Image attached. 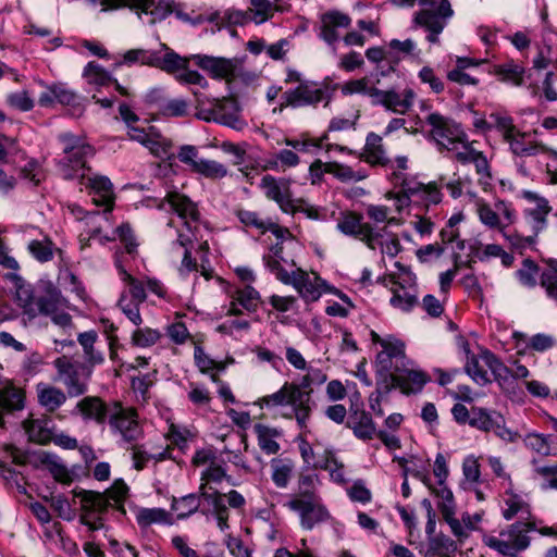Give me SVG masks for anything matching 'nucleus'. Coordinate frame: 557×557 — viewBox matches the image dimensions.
I'll use <instances>...</instances> for the list:
<instances>
[{"instance_id":"f257e3e1","label":"nucleus","mask_w":557,"mask_h":557,"mask_svg":"<svg viewBox=\"0 0 557 557\" xmlns=\"http://www.w3.org/2000/svg\"><path fill=\"white\" fill-rule=\"evenodd\" d=\"M62 154L54 162L58 173L66 181L79 180L90 172L88 160L95 156V148L85 136L64 132L58 135Z\"/></svg>"},{"instance_id":"f03ea898","label":"nucleus","mask_w":557,"mask_h":557,"mask_svg":"<svg viewBox=\"0 0 557 557\" xmlns=\"http://www.w3.org/2000/svg\"><path fill=\"white\" fill-rule=\"evenodd\" d=\"M169 207L183 223V230H178L174 246L184 248L181 272H191L197 269L196 261L191 258L189 245L196 239V232L200 221V212L197 205L187 196L180 193H169L165 198Z\"/></svg>"},{"instance_id":"7ed1b4c3","label":"nucleus","mask_w":557,"mask_h":557,"mask_svg":"<svg viewBox=\"0 0 557 557\" xmlns=\"http://www.w3.org/2000/svg\"><path fill=\"white\" fill-rule=\"evenodd\" d=\"M535 525L532 522L517 521L508 524L498 533H485L482 542L488 548L504 557H518L531 545V536Z\"/></svg>"},{"instance_id":"20e7f679","label":"nucleus","mask_w":557,"mask_h":557,"mask_svg":"<svg viewBox=\"0 0 557 557\" xmlns=\"http://www.w3.org/2000/svg\"><path fill=\"white\" fill-rule=\"evenodd\" d=\"M260 404L267 407L285 406L290 412L285 417L295 419L299 429L308 426L315 403L308 393H301L296 383L285 382L284 385L271 395L260 399Z\"/></svg>"},{"instance_id":"39448f33","label":"nucleus","mask_w":557,"mask_h":557,"mask_svg":"<svg viewBox=\"0 0 557 557\" xmlns=\"http://www.w3.org/2000/svg\"><path fill=\"white\" fill-rule=\"evenodd\" d=\"M122 63L133 65L139 63L141 65L157 67L168 74H174L180 69H185L188 58H183L171 49L166 44H160L159 50L131 49L123 54V61L116 62L114 69Z\"/></svg>"},{"instance_id":"423d86ee","label":"nucleus","mask_w":557,"mask_h":557,"mask_svg":"<svg viewBox=\"0 0 557 557\" xmlns=\"http://www.w3.org/2000/svg\"><path fill=\"white\" fill-rule=\"evenodd\" d=\"M332 90L326 84L306 81L283 92L278 108L273 109V113L282 112L285 108L315 107L325 101L327 104L332 99Z\"/></svg>"},{"instance_id":"0eeeda50","label":"nucleus","mask_w":557,"mask_h":557,"mask_svg":"<svg viewBox=\"0 0 557 557\" xmlns=\"http://www.w3.org/2000/svg\"><path fill=\"white\" fill-rule=\"evenodd\" d=\"M425 124L429 126L428 138L435 143L440 151H454L459 143L466 140V133L460 124L449 116L431 112L425 116Z\"/></svg>"},{"instance_id":"6e6552de","label":"nucleus","mask_w":557,"mask_h":557,"mask_svg":"<svg viewBox=\"0 0 557 557\" xmlns=\"http://www.w3.org/2000/svg\"><path fill=\"white\" fill-rule=\"evenodd\" d=\"M32 304L39 314L49 317L59 327L66 330L73 326L72 317L67 312L70 304L54 285L45 284L41 293L34 297Z\"/></svg>"},{"instance_id":"1a4fd4ad","label":"nucleus","mask_w":557,"mask_h":557,"mask_svg":"<svg viewBox=\"0 0 557 557\" xmlns=\"http://www.w3.org/2000/svg\"><path fill=\"white\" fill-rule=\"evenodd\" d=\"M108 422L110 433L117 438L120 446L134 444L144 436L137 411L132 407H124L113 401Z\"/></svg>"},{"instance_id":"9d476101","label":"nucleus","mask_w":557,"mask_h":557,"mask_svg":"<svg viewBox=\"0 0 557 557\" xmlns=\"http://www.w3.org/2000/svg\"><path fill=\"white\" fill-rule=\"evenodd\" d=\"M285 506L289 510L298 513L300 525L305 530H312L315 525L331 518L320 496L311 490H306L301 494L292 495Z\"/></svg>"},{"instance_id":"9b49d317","label":"nucleus","mask_w":557,"mask_h":557,"mask_svg":"<svg viewBox=\"0 0 557 557\" xmlns=\"http://www.w3.org/2000/svg\"><path fill=\"white\" fill-rule=\"evenodd\" d=\"M454 15L450 2L442 0L437 8L424 7L417 11L412 17V26L423 28L426 34V40L430 44H438L440 35L446 27L448 20Z\"/></svg>"},{"instance_id":"f8f14e48","label":"nucleus","mask_w":557,"mask_h":557,"mask_svg":"<svg viewBox=\"0 0 557 557\" xmlns=\"http://www.w3.org/2000/svg\"><path fill=\"white\" fill-rule=\"evenodd\" d=\"M336 227L344 235L361 240L371 250L376 249L377 240L386 230V227L376 230L370 223L362 222L361 215L351 211L342 213Z\"/></svg>"},{"instance_id":"ddd939ff","label":"nucleus","mask_w":557,"mask_h":557,"mask_svg":"<svg viewBox=\"0 0 557 557\" xmlns=\"http://www.w3.org/2000/svg\"><path fill=\"white\" fill-rule=\"evenodd\" d=\"M81 190H86L91 196L92 202L98 207H104L103 214L109 213L114 205L113 185L109 177L94 173L91 170L77 180Z\"/></svg>"},{"instance_id":"4468645a","label":"nucleus","mask_w":557,"mask_h":557,"mask_svg":"<svg viewBox=\"0 0 557 557\" xmlns=\"http://www.w3.org/2000/svg\"><path fill=\"white\" fill-rule=\"evenodd\" d=\"M470 425L484 432H493L507 443H515L520 437L518 432L506 426L505 418L500 413L481 407L471 408Z\"/></svg>"},{"instance_id":"2eb2a0df","label":"nucleus","mask_w":557,"mask_h":557,"mask_svg":"<svg viewBox=\"0 0 557 557\" xmlns=\"http://www.w3.org/2000/svg\"><path fill=\"white\" fill-rule=\"evenodd\" d=\"M75 496L81 499V523L91 531L101 529L103 523L98 515L107 511L110 505L109 500L103 494L92 491H81Z\"/></svg>"},{"instance_id":"dca6fc26","label":"nucleus","mask_w":557,"mask_h":557,"mask_svg":"<svg viewBox=\"0 0 557 557\" xmlns=\"http://www.w3.org/2000/svg\"><path fill=\"white\" fill-rule=\"evenodd\" d=\"M197 116L203 121H214L222 125L237 128L240 124L239 107L232 98H212V107L209 110L197 112Z\"/></svg>"},{"instance_id":"f3484780","label":"nucleus","mask_w":557,"mask_h":557,"mask_svg":"<svg viewBox=\"0 0 557 557\" xmlns=\"http://www.w3.org/2000/svg\"><path fill=\"white\" fill-rule=\"evenodd\" d=\"M260 187L265 197L275 201L285 213H294L297 210L290 190V182L285 178H275L272 175H264L261 178Z\"/></svg>"},{"instance_id":"a211bd4d","label":"nucleus","mask_w":557,"mask_h":557,"mask_svg":"<svg viewBox=\"0 0 557 557\" xmlns=\"http://www.w3.org/2000/svg\"><path fill=\"white\" fill-rule=\"evenodd\" d=\"M414 98L416 94L410 88H406L401 92L395 89H377V91L374 92L373 104L382 106L396 114H406L413 106Z\"/></svg>"},{"instance_id":"6ab92c4d","label":"nucleus","mask_w":557,"mask_h":557,"mask_svg":"<svg viewBox=\"0 0 557 557\" xmlns=\"http://www.w3.org/2000/svg\"><path fill=\"white\" fill-rule=\"evenodd\" d=\"M433 493L440 498L437 504L443 519L449 525L451 533L459 540L466 539L467 532L462 528L460 521L455 517L456 504L454 500L453 492L445 485L432 487Z\"/></svg>"},{"instance_id":"aec40b11","label":"nucleus","mask_w":557,"mask_h":557,"mask_svg":"<svg viewBox=\"0 0 557 557\" xmlns=\"http://www.w3.org/2000/svg\"><path fill=\"white\" fill-rule=\"evenodd\" d=\"M523 198L535 205L533 208L524 209L523 213L524 216L529 219L533 233L535 236H537L543 230L546 228L547 215L552 208L548 205L547 199L539 196L536 193L525 190L523 191Z\"/></svg>"},{"instance_id":"412c9836","label":"nucleus","mask_w":557,"mask_h":557,"mask_svg":"<svg viewBox=\"0 0 557 557\" xmlns=\"http://www.w3.org/2000/svg\"><path fill=\"white\" fill-rule=\"evenodd\" d=\"M54 366L71 397H77L87 391L86 382L81 379L77 368L65 357L58 358Z\"/></svg>"},{"instance_id":"4be33fe9","label":"nucleus","mask_w":557,"mask_h":557,"mask_svg":"<svg viewBox=\"0 0 557 557\" xmlns=\"http://www.w3.org/2000/svg\"><path fill=\"white\" fill-rule=\"evenodd\" d=\"M45 90L38 98L40 107H52L55 102L62 106H73L77 101V94L66 84L55 83L52 85H44Z\"/></svg>"},{"instance_id":"5701e85b","label":"nucleus","mask_w":557,"mask_h":557,"mask_svg":"<svg viewBox=\"0 0 557 557\" xmlns=\"http://www.w3.org/2000/svg\"><path fill=\"white\" fill-rule=\"evenodd\" d=\"M288 285H293L307 302L315 301L322 295L320 277L314 274L310 275L300 269L293 271V281H289Z\"/></svg>"},{"instance_id":"b1692460","label":"nucleus","mask_w":557,"mask_h":557,"mask_svg":"<svg viewBox=\"0 0 557 557\" xmlns=\"http://www.w3.org/2000/svg\"><path fill=\"white\" fill-rule=\"evenodd\" d=\"M351 18L342 12L330 11L321 16V32L320 37L327 42L333 45L338 40V28H347L350 26Z\"/></svg>"},{"instance_id":"393cba45","label":"nucleus","mask_w":557,"mask_h":557,"mask_svg":"<svg viewBox=\"0 0 557 557\" xmlns=\"http://www.w3.org/2000/svg\"><path fill=\"white\" fill-rule=\"evenodd\" d=\"M459 145H462V148L461 150H455L456 160L461 164H474L475 171L481 178H490V165L485 154L476 150L473 147V143H468L467 139L463 143H459Z\"/></svg>"},{"instance_id":"a878e982","label":"nucleus","mask_w":557,"mask_h":557,"mask_svg":"<svg viewBox=\"0 0 557 557\" xmlns=\"http://www.w3.org/2000/svg\"><path fill=\"white\" fill-rule=\"evenodd\" d=\"M77 409L85 419L94 420L98 424H103L110 420V411L113 403L106 404L99 397H85L77 403Z\"/></svg>"},{"instance_id":"bb28decb","label":"nucleus","mask_w":557,"mask_h":557,"mask_svg":"<svg viewBox=\"0 0 557 557\" xmlns=\"http://www.w3.org/2000/svg\"><path fill=\"white\" fill-rule=\"evenodd\" d=\"M191 59L202 70L210 73L213 78H227L234 73L231 60L206 54H191Z\"/></svg>"},{"instance_id":"cd10ccee","label":"nucleus","mask_w":557,"mask_h":557,"mask_svg":"<svg viewBox=\"0 0 557 557\" xmlns=\"http://www.w3.org/2000/svg\"><path fill=\"white\" fill-rule=\"evenodd\" d=\"M465 355L466 364L465 370L467 374L479 385L484 386L491 382L487 372L483 369L484 363L481 360V354L479 356L471 352L469 343L462 342L460 345Z\"/></svg>"},{"instance_id":"c85d7f7f","label":"nucleus","mask_w":557,"mask_h":557,"mask_svg":"<svg viewBox=\"0 0 557 557\" xmlns=\"http://www.w3.org/2000/svg\"><path fill=\"white\" fill-rule=\"evenodd\" d=\"M361 157L371 165H386L389 160L383 146L382 136L373 132L369 133Z\"/></svg>"},{"instance_id":"c756f323","label":"nucleus","mask_w":557,"mask_h":557,"mask_svg":"<svg viewBox=\"0 0 557 557\" xmlns=\"http://www.w3.org/2000/svg\"><path fill=\"white\" fill-rule=\"evenodd\" d=\"M481 360L486 368H488L494 375V379L502 388H508L512 385V371L505 366L493 352L490 350L481 351Z\"/></svg>"},{"instance_id":"7c9ffc66","label":"nucleus","mask_w":557,"mask_h":557,"mask_svg":"<svg viewBox=\"0 0 557 557\" xmlns=\"http://www.w3.org/2000/svg\"><path fill=\"white\" fill-rule=\"evenodd\" d=\"M253 432L257 435L258 445L263 453L267 455H275L280 451L281 446L276 442V438L282 436V431L257 423L253 426Z\"/></svg>"},{"instance_id":"2f4dec72","label":"nucleus","mask_w":557,"mask_h":557,"mask_svg":"<svg viewBox=\"0 0 557 557\" xmlns=\"http://www.w3.org/2000/svg\"><path fill=\"white\" fill-rule=\"evenodd\" d=\"M347 428L351 429L354 434L361 440H371L375 435V425L372 418L364 410H356L347 421Z\"/></svg>"},{"instance_id":"473e14b6","label":"nucleus","mask_w":557,"mask_h":557,"mask_svg":"<svg viewBox=\"0 0 557 557\" xmlns=\"http://www.w3.org/2000/svg\"><path fill=\"white\" fill-rule=\"evenodd\" d=\"M24 430L32 442L47 444L51 441V420L27 419L23 423Z\"/></svg>"},{"instance_id":"72a5a7b5","label":"nucleus","mask_w":557,"mask_h":557,"mask_svg":"<svg viewBox=\"0 0 557 557\" xmlns=\"http://www.w3.org/2000/svg\"><path fill=\"white\" fill-rule=\"evenodd\" d=\"M200 500L202 499L209 506V509H201L203 515H208V512H212L213 516L221 515L223 512L228 511L226 506L225 496L223 493L219 491L208 487L207 483H202L199 487Z\"/></svg>"},{"instance_id":"f704fd0d","label":"nucleus","mask_w":557,"mask_h":557,"mask_svg":"<svg viewBox=\"0 0 557 557\" xmlns=\"http://www.w3.org/2000/svg\"><path fill=\"white\" fill-rule=\"evenodd\" d=\"M270 467L271 479L275 486L278 488L287 487L294 472V462L288 458H273Z\"/></svg>"},{"instance_id":"c9c22d12","label":"nucleus","mask_w":557,"mask_h":557,"mask_svg":"<svg viewBox=\"0 0 557 557\" xmlns=\"http://www.w3.org/2000/svg\"><path fill=\"white\" fill-rule=\"evenodd\" d=\"M389 290L393 294L389 299V304L395 309H399L401 311H410L418 301L417 288L407 290L404 289V287L389 286Z\"/></svg>"},{"instance_id":"e433bc0d","label":"nucleus","mask_w":557,"mask_h":557,"mask_svg":"<svg viewBox=\"0 0 557 557\" xmlns=\"http://www.w3.org/2000/svg\"><path fill=\"white\" fill-rule=\"evenodd\" d=\"M457 550L455 542L445 535H437L429 541L424 557H450Z\"/></svg>"},{"instance_id":"4c0bfd02","label":"nucleus","mask_w":557,"mask_h":557,"mask_svg":"<svg viewBox=\"0 0 557 557\" xmlns=\"http://www.w3.org/2000/svg\"><path fill=\"white\" fill-rule=\"evenodd\" d=\"M97 338L98 334L95 331L83 332L77 336V341L84 350V357L91 366L100 364L104 360L103 355L95 349Z\"/></svg>"},{"instance_id":"58836bf2","label":"nucleus","mask_w":557,"mask_h":557,"mask_svg":"<svg viewBox=\"0 0 557 557\" xmlns=\"http://www.w3.org/2000/svg\"><path fill=\"white\" fill-rule=\"evenodd\" d=\"M120 278L125 283L126 287L123 292L128 294L131 300L144 302L147 298L144 283L131 275L121 264L116 265Z\"/></svg>"},{"instance_id":"ea45409f","label":"nucleus","mask_w":557,"mask_h":557,"mask_svg":"<svg viewBox=\"0 0 557 557\" xmlns=\"http://www.w3.org/2000/svg\"><path fill=\"white\" fill-rule=\"evenodd\" d=\"M200 493H191L181 498H173L172 510L177 513L178 519H186L200 508Z\"/></svg>"},{"instance_id":"a19ab883","label":"nucleus","mask_w":557,"mask_h":557,"mask_svg":"<svg viewBox=\"0 0 557 557\" xmlns=\"http://www.w3.org/2000/svg\"><path fill=\"white\" fill-rule=\"evenodd\" d=\"M494 74L503 82L520 86L523 83L524 67L510 60L506 63L494 66Z\"/></svg>"},{"instance_id":"79ce46f5","label":"nucleus","mask_w":557,"mask_h":557,"mask_svg":"<svg viewBox=\"0 0 557 557\" xmlns=\"http://www.w3.org/2000/svg\"><path fill=\"white\" fill-rule=\"evenodd\" d=\"M83 77L89 85L98 87L111 84L113 76L95 61L88 62L83 70Z\"/></svg>"},{"instance_id":"37998d69","label":"nucleus","mask_w":557,"mask_h":557,"mask_svg":"<svg viewBox=\"0 0 557 557\" xmlns=\"http://www.w3.org/2000/svg\"><path fill=\"white\" fill-rule=\"evenodd\" d=\"M136 521L141 528L154 523L166 524L170 523V515L162 508H140L136 513Z\"/></svg>"},{"instance_id":"c03bdc74","label":"nucleus","mask_w":557,"mask_h":557,"mask_svg":"<svg viewBox=\"0 0 557 557\" xmlns=\"http://www.w3.org/2000/svg\"><path fill=\"white\" fill-rule=\"evenodd\" d=\"M209 180H222L228 174L227 168L215 160L199 159V164L196 165L195 172Z\"/></svg>"},{"instance_id":"a18cd8bd","label":"nucleus","mask_w":557,"mask_h":557,"mask_svg":"<svg viewBox=\"0 0 557 557\" xmlns=\"http://www.w3.org/2000/svg\"><path fill=\"white\" fill-rule=\"evenodd\" d=\"M377 87H375L374 83L371 84L370 77H362L360 79H352L345 83L342 86L343 95H354L361 94L368 96L371 99V103H374V92L377 91Z\"/></svg>"},{"instance_id":"49530a36","label":"nucleus","mask_w":557,"mask_h":557,"mask_svg":"<svg viewBox=\"0 0 557 557\" xmlns=\"http://www.w3.org/2000/svg\"><path fill=\"white\" fill-rule=\"evenodd\" d=\"M325 173L334 175L341 182H359L366 178L362 172H355L350 166L337 162H327L324 166Z\"/></svg>"},{"instance_id":"de8ad7c7","label":"nucleus","mask_w":557,"mask_h":557,"mask_svg":"<svg viewBox=\"0 0 557 557\" xmlns=\"http://www.w3.org/2000/svg\"><path fill=\"white\" fill-rule=\"evenodd\" d=\"M131 445L133 466L138 471L143 470L150 460L161 461L166 457L165 450L158 454H150L145 449L144 445H136L135 443Z\"/></svg>"},{"instance_id":"09e8293b","label":"nucleus","mask_w":557,"mask_h":557,"mask_svg":"<svg viewBox=\"0 0 557 557\" xmlns=\"http://www.w3.org/2000/svg\"><path fill=\"white\" fill-rule=\"evenodd\" d=\"M552 443L553 440L550 436H545L540 433H529L523 437L524 446L542 456L554 455L550 447Z\"/></svg>"},{"instance_id":"8fccbe9b","label":"nucleus","mask_w":557,"mask_h":557,"mask_svg":"<svg viewBox=\"0 0 557 557\" xmlns=\"http://www.w3.org/2000/svg\"><path fill=\"white\" fill-rule=\"evenodd\" d=\"M306 370L307 374L301 377L299 383H296V386L301 393H308L309 397L312 398V386L322 385L326 382L327 376L322 370L318 368L309 367Z\"/></svg>"},{"instance_id":"3c124183","label":"nucleus","mask_w":557,"mask_h":557,"mask_svg":"<svg viewBox=\"0 0 557 557\" xmlns=\"http://www.w3.org/2000/svg\"><path fill=\"white\" fill-rule=\"evenodd\" d=\"M476 213L481 223L490 228H496L500 232L502 227H506L504 225L502 219L498 215L497 209H493L490 205L484 202L476 203Z\"/></svg>"},{"instance_id":"603ef678","label":"nucleus","mask_w":557,"mask_h":557,"mask_svg":"<svg viewBox=\"0 0 557 557\" xmlns=\"http://www.w3.org/2000/svg\"><path fill=\"white\" fill-rule=\"evenodd\" d=\"M399 379L401 380V389L406 393L421 389L426 383V375L417 370L399 371Z\"/></svg>"},{"instance_id":"864d4df0","label":"nucleus","mask_w":557,"mask_h":557,"mask_svg":"<svg viewBox=\"0 0 557 557\" xmlns=\"http://www.w3.org/2000/svg\"><path fill=\"white\" fill-rule=\"evenodd\" d=\"M541 285L547 296L557 302V260L548 261V269L541 274Z\"/></svg>"},{"instance_id":"5fc2aeb1","label":"nucleus","mask_w":557,"mask_h":557,"mask_svg":"<svg viewBox=\"0 0 557 557\" xmlns=\"http://www.w3.org/2000/svg\"><path fill=\"white\" fill-rule=\"evenodd\" d=\"M143 302H136L134 300H131L128 297V294L126 292H122L120 299L117 301V306L122 310V312L127 317V319L134 324V325H140L143 323V319L140 315L139 306Z\"/></svg>"},{"instance_id":"6e6d98bb","label":"nucleus","mask_w":557,"mask_h":557,"mask_svg":"<svg viewBox=\"0 0 557 557\" xmlns=\"http://www.w3.org/2000/svg\"><path fill=\"white\" fill-rule=\"evenodd\" d=\"M492 128H496L503 134V138L508 139L516 132L513 120L510 115L502 112H492L488 115Z\"/></svg>"},{"instance_id":"4d7b16f0","label":"nucleus","mask_w":557,"mask_h":557,"mask_svg":"<svg viewBox=\"0 0 557 557\" xmlns=\"http://www.w3.org/2000/svg\"><path fill=\"white\" fill-rule=\"evenodd\" d=\"M500 234L509 243L510 247L520 253L528 248H532L535 245L537 237L534 233L531 236H521L518 233H509L506 227L500 228Z\"/></svg>"},{"instance_id":"13d9d810","label":"nucleus","mask_w":557,"mask_h":557,"mask_svg":"<svg viewBox=\"0 0 557 557\" xmlns=\"http://www.w3.org/2000/svg\"><path fill=\"white\" fill-rule=\"evenodd\" d=\"M39 403L50 411L58 409L66 400L65 394L54 387H47L38 394Z\"/></svg>"},{"instance_id":"bf43d9fd","label":"nucleus","mask_w":557,"mask_h":557,"mask_svg":"<svg viewBox=\"0 0 557 557\" xmlns=\"http://www.w3.org/2000/svg\"><path fill=\"white\" fill-rule=\"evenodd\" d=\"M52 243L45 240H30L27 245L29 253L39 262H48L53 258Z\"/></svg>"},{"instance_id":"052dcab7","label":"nucleus","mask_w":557,"mask_h":557,"mask_svg":"<svg viewBox=\"0 0 557 557\" xmlns=\"http://www.w3.org/2000/svg\"><path fill=\"white\" fill-rule=\"evenodd\" d=\"M442 193L435 183L425 184L423 193L417 197L413 205L421 206L429 209L431 206H436L442 201Z\"/></svg>"},{"instance_id":"680f3d73","label":"nucleus","mask_w":557,"mask_h":557,"mask_svg":"<svg viewBox=\"0 0 557 557\" xmlns=\"http://www.w3.org/2000/svg\"><path fill=\"white\" fill-rule=\"evenodd\" d=\"M234 299L246 310L256 311L259 305L260 295L251 285H246L244 288L238 289Z\"/></svg>"},{"instance_id":"e2e57ef3","label":"nucleus","mask_w":557,"mask_h":557,"mask_svg":"<svg viewBox=\"0 0 557 557\" xmlns=\"http://www.w3.org/2000/svg\"><path fill=\"white\" fill-rule=\"evenodd\" d=\"M251 8L248 9L250 20L257 24L268 21L272 16L273 5L269 0H251Z\"/></svg>"},{"instance_id":"0e129e2a","label":"nucleus","mask_w":557,"mask_h":557,"mask_svg":"<svg viewBox=\"0 0 557 557\" xmlns=\"http://www.w3.org/2000/svg\"><path fill=\"white\" fill-rule=\"evenodd\" d=\"M395 387L401 388L399 372H376L375 392L387 395Z\"/></svg>"},{"instance_id":"69168bd1","label":"nucleus","mask_w":557,"mask_h":557,"mask_svg":"<svg viewBox=\"0 0 557 557\" xmlns=\"http://www.w3.org/2000/svg\"><path fill=\"white\" fill-rule=\"evenodd\" d=\"M519 282L527 287H534L536 285V277L539 275V267L531 259H525L522 262L521 269L517 271Z\"/></svg>"},{"instance_id":"338daca9","label":"nucleus","mask_w":557,"mask_h":557,"mask_svg":"<svg viewBox=\"0 0 557 557\" xmlns=\"http://www.w3.org/2000/svg\"><path fill=\"white\" fill-rule=\"evenodd\" d=\"M507 498H505V508L503 509V517L506 520L513 519L519 512L523 511L528 505L525 502L511 491L506 492Z\"/></svg>"},{"instance_id":"774afa93","label":"nucleus","mask_w":557,"mask_h":557,"mask_svg":"<svg viewBox=\"0 0 557 557\" xmlns=\"http://www.w3.org/2000/svg\"><path fill=\"white\" fill-rule=\"evenodd\" d=\"M188 103L184 99H170L161 103V115L166 117H180L187 115Z\"/></svg>"}]
</instances>
